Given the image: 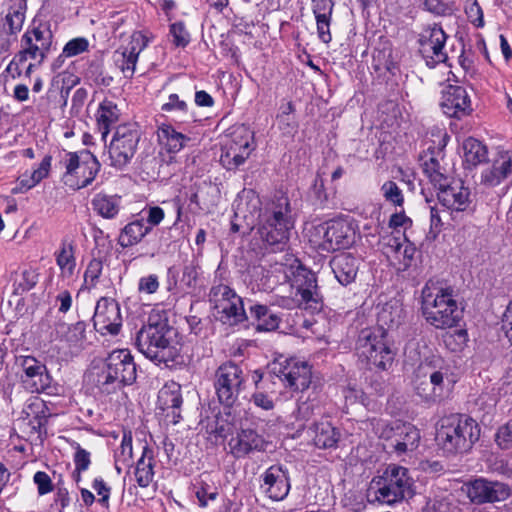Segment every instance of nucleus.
Returning <instances> with one entry per match:
<instances>
[{
  "label": "nucleus",
  "mask_w": 512,
  "mask_h": 512,
  "mask_svg": "<svg viewBox=\"0 0 512 512\" xmlns=\"http://www.w3.org/2000/svg\"><path fill=\"white\" fill-rule=\"evenodd\" d=\"M260 205L261 200L254 190H244L237 200L236 211H248L252 215L259 211L258 231L261 239L270 246L285 245L294 226L288 197L280 195L267 202L262 210Z\"/></svg>",
  "instance_id": "obj_1"
},
{
  "label": "nucleus",
  "mask_w": 512,
  "mask_h": 512,
  "mask_svg": "<svg viewBox=\"0 0 512 512\" xmlns=\"http://www.w3.org/2000/svg\"><path fill=\"white\" fill-rule=\"evenodd\" d=\"M404 318V309L397 300L385 303L377 314V328L360 331L356 342L359 357L374 367L387 370L391 367L395 353L386 340L387 331L398 327Z\"/></svg>",
  "instance_id": "obj_2"
},
{
  "label": "nucleus",
  "mask_w": 512,
  "mask_h": 512,
  "mask_svg": "<svg viewBox=\"0 0 512 512\" xmlns=\"http://www.w3.org/2000/svg\"><path fill=\"white\" fill-rule=\"evenodd\" d=\"M422 315L436 329L458 325L462 311L453 295V289L429 281L422 289Z\"/></svg>",
  "instance_id": "obj_3"
},
{
  "label": "nucleus",
  "mask_w": 512,
  "mask_h": 512,
  "mask_svg": "<svg viewBox=\"0 0 512 512\" xmlns=\"http://www.w3.org/2000/svg\"><path fill=\"white\" fill-rule=\"evenodd\" d=\"M172 334L173 331L165 320L154 322L150 316L148 323L137 333L136 346L146 358L156 364L169 366L180 355V348L172 340Z\"/></svg>",
  "instance_id": "obj_4"
},
{
  "label": "nucleus",
  "mask_w": 512,
  "mask_h": 512,
  "mask_svg": "<svg viewBox=\"0 0 512 512\" xmlns=\"http://www.w3.org/2000/svg\"><path fill=\"white\" fill-rule=\"evenodd\" d=\"M480 437L478 423L467 415L451 414L440 419L436 431L438 447L448 455L469 451Z\"/></svg>",
  "instance_id": "obj_5"
},
{
  "label": "nucleus",
  "mask_w": 512,
  "mask_h": 512,
  "mask_svg": "<svg viewBox=\"0 0 512 512\" xmlns=\"http://www.w3.org/2000/svg\"><path fill=\"white\" fill-rule=\"evenodd\" d=\"M136 379V365L129 350L112 351L106 359V369L98 375L97 385L109 393V386L121 387L132 384Z\"/></svg>",
  "instance_id": "obj_6"
},
{
  "label": "nucleus",
  "mask_w": 512,
  "mask_h": 512,
  "mask_svg": "<svg viewBox=\"0 0 512 512\" xmlns=\"http://www.w3.org/2000/svg\"><path fill=\"white\" fill-rule=\"evenodd\" d=\"M140 138L141 134L136 124L125 123L116 126L104 162L122 169L134 157Z\"/></svg>",
  "instance_id": "obj_7"
},
{
  "label": "nucleus",
  "mask_w": 512,
  "mask_h": 512,
  "mask_svg": "<svg viewBox=\"0 0 512 512\" xmlns=\"http://www.w3.org/2000/svg\"><path fill=\"white\" fill-rule=\"evenodd\" d=\"M375 484L376 499L382 503L391 505L412 495L413 480L402 466L389 465Z\"/></svg>",
  "instance_id": "obj_8"
},
{
  "label": "nucleus",
  "mask_w": 512,
  "mask_h": 512,
  "mask_svg": "<svg viewBox=\"0 0 512 512\" xmlns=\"http://www.w3.org/2000/svg\"><path fill=\"white\" fill-rule=\"evenodd\" d=\"M356 224L353 220L338 218L315 228L318 240H313L318 249L326 252L346 249L356 240Z\"/></svg>",
  "instance_id": "obj_9"
},
{
  "label": "nucleus",
  "mask_w": 512,
  "mask_h": 512,
  "mask_svg": "<svg viewBox=\"0 0 512 512\" xmlns=\"http://www.w3.org/2000/svg\"><path fill=\"white\" fill-rule=\"evenodd\" d=\"M254 149L253 132L244 125L239 126L223 145L220 163L227 170H235L245 163Z\"/></svg>",
  "instance_id": "obj_10"
},
{
  "label": "nucleus",
  "mask_w": 512,
  "mask_h": 512,
  "mask_svg": "<svg viewBox=\"0 0 512 512\" xmlns=\"http://www.w3.org/2000/svg\"><path fill=\"white\" fill-rule=\"evenodd\" d=\"M209 301L223 323L234 325L246 319L242 299L227 285H213Z\"/></svg>",
  "instance_id": "obj_11"
},
{
  "label": "nucleus",
  "mask_w": 512,
  "mask_h": 512,
  "mask_svg": "<svg viewBox=\"0 0 512 512\" xmlns=\"http://www.w3.org/2000/svg\"><path fill=\"white\" fill-rule=\"evenodd\" d=\"M53 43V34L45 24L29 27L20 40L19 53L27 60H34L42 64L50 53Z\"/></svg>",
  "instance_id": "obj_12"
},
{
  "label": "nucleus",
  "mask_w": 512,
  "mask_h": 512,
  "mask_svg": "<svg viewBox=\"0 0 512 512\" xmlns=\"http://www.w3.org/2000/svg\"><path fill=\"white\" fill-rule=\"evenodd\" d=\"M291 287L295 289V296H300L297 299L299 306L305 309L317 310L320 308L321 295L318 291L316 275L298 264L294 269L291 267V274L287 275Z\"/></svg>",
  "instance_id": "obj_13"
},
{
  "label": "nucleus",
  "mask_w": 512,
  "mask_h": 512,
  "mask_svg": "<svg viewBox=\"0 0 512 512\" xmlns=\"http://www.w3.org/2000/svg\"><path fill=\"white\" fill-rule=\"evenodd\" d=\"M244 383L242 369L232 363L222 364L215 373V389L219 401L231 406L238 398Z\"/></svg>",
  "instance_id": "obj_14"
},
{
  "label": "nucleus",
  "mask_w": 512,
  "mask_h": 512,
  "mask_svg": "<svg viewBox=\"0 0 512 512\" xmlns=\"http://www.w3.org/2000/svg\"><path fill=\"white\" fill-rule=\"evenodd\" d=\"M380 437L387 441L386 448L403 454L418 447L420 432L410 423L395 421L382 429Z\"/></svg>",
  "instance_id": "obj_15"
},
{
  "label": "nucleus",
  "mask_w": 512,
  "mask_h": 512,
  "mask_svg": "<svg viewBox=\"0 0 512 512\" xmlns=\"http://www.w3.org/2000/svg\"><path fill=\"white\" fill-rule=\"evenodd\" d=\"M448 139L447 133H442L438 146H429L421 156L423 171L435 188L443 186L450 179L448 170L443 164L445 156L443 150Z\"/></svg>",
  "instance_id": "obj_16"
},
{
  "label": "nucleus",
  "mask_w": 512,
  "mask_h": 512,
  "mask_svg": "<svg viewBox=\"0 0 512 512\" xmlns=\"http://www.w3.org/2000/svg\"><path fill=\"white\" fill-rule=\"evenodd\" d=\"M273 372L294 391H303L311 383V367L295 358L284 359L274 365Z\"/></svg>",
  "instance_id": "obj_17"
},
{
  "label": "nucleus",
  "mask_w": 512,
  "mask_h": 512,
  "mask_svg": "<svg viewBox=\"0 0 512 512\" xmlns=\"http://www.w3.org/2000/svg\"><path fill=\"white\" fill-rule=\"evenodd\" d=\"M446 39L445 32L437 24L428 25L419 34L420 52L426 59L427 65L434 66L446 61L447 54L444 52Z\"/></svg>",
  "instance_id": "obj_18"
},
{
  "label": "nucleus",
  "mask_w": 512,
  "mask_h": 512,
  "mask_svg": "<svg viewBox=\"0 0 512 512\" xmlns=\"http://www.w3.org/2000/svg\"><path fill=\"white\" fill-rule=\"evenodd\" d=\"M260 488L273 501L284 500L291 489L290 473L287 467L275 464L267 468L260 476Z\"/></svg>",
  "instance_id": "obj_19"
},
{
  "label": "nucleus",
  "mask_w": 512,
  "mask_h": 512,
  "mask_svg": "<svg viewBox=\"0 0 512 512\" xmlns=\"http://www.w3.org/2000/svg\"><path fill=\"white\" fill-rule=\"evenodd\" d=\"M511 490L505 483L477 478L467 484V496L476 504L505 501Z\"/></svg>",
  "instance_id": "obj_20"
},
{
  "label": "nucleus",
  "mask_w": 512,
  "mask_h": 512,
  "mask_svg": "<svg viewBox=\"0 0 512 512\" xmlns=\"http://www.w3.org/2000/svg\"><path fill=\"white\" fill-rule=\"evenodd\" d=\"M436 189L439 203L451 214L464 212L470 208L472 203L471 192L462 181L449 179L447 183Z\"/></svg>",
  "instance_id": "obj_21"
},
{
  "label": "nucleus",
  "mask_w": 512,
  "mask_h": 512,
  "mask_svg": "<svg viewBox=\"0 0 512 512\" xmlns=\"http://www.w3.org/2000/svg\"><path fill=\"white\" fill-rule=\"evenodd\" d=\"M93 324L95 329L103 335L118 334L122 325L119 304L111 298H100L95 307Z\"/></svg>",
  "instance_id": "obj_22"
},
{
  "label": "nucleus",
  "mask_w": 512,
  "mask_h": 512,
  "mask_svg": "<svg viewBox=\"0 0 512 512\" xmlns=\"http://www.w3.org/2000/svg\"><path fill=\"white\" fill-rule=\"evenodd\" d=\"M440 106L449 117L461 118L472 111L470 97L462 86H447L442 92Z\"/></svg>",
  "instance_id": "obj_23"
},
{
  "label": "nucleus",
  "mask_w": 512,
  "mask_h": 512,
  "mask_svg": "<svg viewBox=\"0 0 512 512\" xmlns=\"http://www.w3.org/2000/svg\"><path fill=\"white\" fill-rule=\"evenodd\" d=\"M17 365L22 369L23 383L32 392L43 391L49 385V378L46 374V366L32 356H20L17 358Z\"/></svg>",
  "instance_id": "obj_24"
},
{
  "label": "nucleus",
  "mask_w": 512,
  "mask_h": 512,
  "mask_svg": "<svg viewBox=\"0 0 512 512\" xmlns=\"http://www.w3.org/2000/svg\"><path fill=\"white\" fill-rule=\"evenodd\" d=\"M86 327L87 324L84 321L72 324L58 321L54 327L55 340L59 341L62 347L80 350L86 341Z\"/></svg>",
  "instance_id": "obj_25"
},
{
  "label": "nucleus",
  "mask_w": 512,
  "mask_h": 512,
  "mask_svg": "<svg viewBox=\"0 0 512 512\" xmlns=\"http://www.w3.org/2000/svg\"><path fill=\"white\" fill-rule=\"evenodd\" d=\"M417 378L426 379L434 385L449 388L450 366L440 356H433L420 364L416 374Z\"/></svg>",
  "instance_id": "obj_26"
},
{
  "label": "nucleus",
  "mask_w": 512,
  "mask_h": 512,
  "mask_svg": "<svg viewBox=\"0 0 512 512\" xmlns=\"http://www.w3.org/2000/svg\"><path fill=\"white\" fill-rule=\"evenodd\" d=\"M7 12L0 26L1 30L17 41L18 34L23 28L27 10L26 0H6Z\"/></svg>",
  "instance_id": "obj_27"
},
{
  "label": "nucleus",
  "mask_w": 512,
  "mask_h": 512,
  "mask_svg": "<svg viewBox=\"0 0 512 512\" xmlns=\"http://www.w3.org/2000/svg\"><path fill=\"white\" fill-rule=\"evenodd\" d=\"M232 454L236 457H243L252 451H263L266 442L261 435L252 429H242L228 443Z\"/></svg>",
  "instance_id": "obj_28"
},
{
  "label": "nucleus",
  "mask_w": 512,
  "mask_h": 512,
  "mask_svg": "<svg viewBox=\"0 0 512 512\" xmlns=\"http://www.w3.org/2000/svg\"><path fill=\"white\" fill-rule=\"evenodd\" d=\"M76 243L73 239L65 237L61 240L58 249L54 252L57 266L60 269V276L70 279L76 269Z\"/></svg>",
  "instance_id": "obj_29"
},
{
  "label": "nucleus",
  "mask_w": 512,
  "mask_h": 512,
  "mask_svg": "<svg viewBox=\"0 0 512 512\" xmlns=\"http://www.w3.org/2000/svg\"><path fill=\"white\" fill-rule=\"evenodd\" d=\"M182 402L181 386L174 381L166 383L158 393L159 408L163 411L171 409L174 423H178L181 418L180 407Z\"/></svg>",
  "instance_id": "obj_30"
},
{
  "label": "nucleus",
  "mask_w": 512,
  "mask_h": 512,
  "mask_svg": "<svg viewBox=\"0 0 512 512\" xmlns=\"http://www.w3.org/2000/svg\"><path fill=\"white\" fill-rule=\"evenodd\" d=\"M330 267L339 283L348 285L357 275L358 260L349 253H340L331 259Z\"/></svg>",
  "instance_id": "obj_31"
},
{
  "label": "nucleus",
  "mask_w": 512,
  "mask_h": 512,
  "mask_svg": "<svg viewBox=\"0 0 512 512\" xmlns=\"http://www.w3.org/2000/svg\"><path fill=\"white\" fill-rule=\"evenodd\" d=\"M120 110L111 100H103L96 112L97 129L101 134V139L106 143V138L111 128L119 121Z\"/></svg>",
  "instance_id": "obj_32"
},
{
  "label": "nucleus",
  "mask_w": 512,
  "mask_h": 512,
  "mask_svg": "<svg viewBox=\"0 0 512 512\" xmlns=\"http://www.w3.org/2000/svg\"><path fill=\"white\" fill-rule=\"evenodd\" d=\"M159 144L169 153H177L188 145L191 138L178 132L170 124H162L157 129Z\"/></svg>",
  "instance_id": "obj_33"
},
{
  "label": "nucleus",
  "mask_w": 512,
  "mask_h": 512,
  "mask_svg": "<svg viewBox=\"0 0 512 512\" xmlns=\"http://www.w3.org/2000/svg\"><path fill=\"white\" fill-rule=\"evenodd\" d=\"M51 162L52 157L50 155H46L36 169L30 173L25 172L22 174L18 178L17 186L12 189V193H23L35 187L40 181L49 175Z\"/></svg>",
  "instance_id": "obj_34"
},
{
  "label": "nucleus",
  "mask_w": 512,
  "mask_h": 512,
  "mask_svg": "<svg viewBox=\"0 0 512 512\" xmlns=\"http://www.w3.org/2000/svg\"><path fill=\"white\" fill-rule=\"evenodd\" d=\"M512 173V155L503 154L496 159L492 166L482 172V182L490 187L500 184Z\"/></svg>",
  "instance_id": "obj_35"
},
{
  "label": "nucleus",
  "mask_w": 512,
  "mask_h": 512,
  "mask_svg": "<svg viewBox=\"0 0 512 512\" xmlns=\"http://www.w3.org/2000/svg\"><path fill=\"white\" fill-rule=\"evenodd\" d=\"M154 452L147 445L143 446L142 455L135 467V479L140 487L146 488L154 478Z\"/></svg>",
  "instance_id": "obj_36"
},
{
  "label": "nucleus",
  "mask_w": 512,
  "mask_h": 512,
  "mask_svg": "<svg viewBox=\"0 0 512 512\" xmlns=\"http://www.w3.org/2000/svg\"><path fill=\"white\" fill-rule=\"evenodd\" d=\"M310 432L315 446L322 449L335 447L340 436L339 431L327 421L314 424Z\"/></svg>",
  "instance_id": "obj_37"
},
{
  "label": "nucleus",
  "mask_w": 512,
  "mask_h": 512,
  "mask_svg": "<svg viewBox=\"0 0 512 512\" xmlns=\"http://www.w3.org/2000/svg\"><path fill=\"white\" fill-rule=\"evenodd\" d=\"M100 169V163L92 154L91 159L86 160L85 164L80 165L78 170L72 175L74 185H69L73 189H81L90 185L95 179Z\"/></svg>",
  "instance_id": "obj_38"
},
{
  "label": "nucleus",
  "mask_w": 512,
  "mask_h": 512,
  "mask_svg": "<svg viewBox=\"0 0 512 512\" xmlns=\"http://www.w3.org/2000/svg\"><path fill=\"white\" fill-rule=\"evenodd\" d=\"M250 314L256 320V330L274 331L279 327L280 318L265 305H253Z\"/></svg>",
  "instance_id": "obj_39"
},
{
  "label": "nucleus",
  "mask_w": 512,
  "mask_h": 512,
  "mask_svg": "<svg viewBox=\"0 0 512 512\" xmlns=\"http://www.w3.org/2000/svg\"><path fill=\"white\" fill-rule=\"evenodd\" d=\"M463 158L467 166H477L487 159V148L477 139L469 137L463 143Z\"/></svg>",
  "instance_id": "obj_40"
},
{
  "label": "nucleus",
  "mask_w": 512,
  "mask_h": 512,
  "mask_svg": "<svg viewBox=\"0 0 512 512\" xmlns=\"http://www.w3.org/2000/svg\"><path fill=\"white\" fill-rule=\"evenodd\" d=\"M92 207L103 218L112 219L119 212L120 198L99 193L93 198Z\"/></svg>",
  "instance_id": "obj_41"
},
{
  "label": "nucleus",
  "mask_w": 512,
  "mask_h": 512,
  "mask_svg": "<svg viewBox=\"0 0 512 512\" xmlns=\"http://www.w3.org/2000/svg\"><path fill=\"white\" fill-rule=\"evenodd\" d=\"M150 230L151 227L146 226L142 220L127 224L120 235L121 246L128 247L138 243Z\"/></svg>",
  "instance_id": "obj_42"
},
{
  "label": "nucleus",
  "mask_w": 512,
  "mask_h": 512,
  "mask_svg": "<svg viewBox=\"0 0 512 512\" xmlns=\"http://www.w3.org/2000/svg\"><path fill=\"white\" fill-rule=\"evenodd\" d=\"M415 390L418 396H420L425 402H437L440 401L445 392L449 388L434 385L426 379H418L416 377Z\"/></svg>",
  "instance_id": "obj_43"
},
{
  "label": "nucleus",
  "mask_w": 512,
  "mask_h": 512,
  "mask_svg": "<svg viewBox=\"0 0 512 512\" xmlns=\"http://www.w3.org/2000/svg\"><path fill=\"white\" fill-rule=\"evenodd\" d=\"M92 153L89 151H82L80 153H67L64 164L66 172L63 176L65 185H74V178L72 175L78 170L80 165L85 164L86 160L91 159Z\"/></svg>",
  "instance_id": "obj_44"
},
{
  "label": "nucleus",
  "mask_w": 512,
  "mask_h": 512,
  "mask_svg": "<svg viewBox=\"0 0 512 512\" xmlns=\"http://www.w3.org/2000/svg\"><path fill=\"white\" fill-rule=\"evenodd\" d=\"M161 110L165 113H171L183 122H186L193 118L189 113V107L186 101L180 99L179 95L173 93L167 98V101L162 104Z\"/></svg>",
  "instance_id": "obj_45"
},
{
  "label": "nucleus",
  "mask_w": 512,
  "mask_h": 512,
  "mask_svg": "<svg viewBox=\"0 0 512 512\" xmlns=\"http://www.w3.org/2000/svg\"><path fill=\"white\" fill-rule=\"evenodd\" d=\"M114 57L116 65L122 71L124 76L126 78H132L135 72L138 57L135 55L133 57V54H130V52H127L125 49L116 51Z\"/></svg>",
  "instance_id": "obj_46"
},
{
  "label": "nucleus",
  "mask_w": 512,
  "mask_h": 512,
  "mask_svg": "<svg viewBox=\"0 0 512 512\" xmlns=\"http://www.w3.org/2000/svg\"><path fill=\"white\" fill-rule=\"evenodd\" d=\"M468 341V334L465 329H458L453 332H447L443 335V343L447 349L452 352L461 351Z\"/></svg>",
  "instance_id": "obj_47"
},
{
  "label": "nucleus",
  "mask_w": 512,
  "mask_h": 512,
  "mask_svg": "<svg viewBox=\"0 0 512 512\" xmlns=\"http://www.w3.org/2000/svg\"><path fill=\"white\" fill-rule=\"evenodd\" d=\"M381 194L384 199L395 207H402L404 195L400 187L394 181H386L381 186Z\"/></svg>",
  "instance_id": "obj_48"
},
{
  "label": "nucleus",
  "mask_w": 512,
  "mask_h": 512,
  "mask_svg": "<svg viewBox=\"0 0 512 512\" xmlns=\"http://www.w3.org/2000/svg\"><path fill=\"white\" fill-rule=\"evenodd\" d=\"M73 447L75 449V454L73 457L76 476V481H80V474L86 470H88L91 464V454L86 449L82 448L80 444L74 443Z\"/></svg>",
  "instance_id": "obj_49"
},
{
  "label": "nucleus",
  "mask_w": 512,
  "mask_h": 512,
  "mask_svg": "<svg viewBox=\"0 0 512 512\" xmlns=\"http://www.w3.org/2000/svg\"><path fill=\"white\" fill-rule=\"evenodd\" d=\"M133 456V448H132V436L131 433H124L121 444L119 448L115 451V459L117 463H122V465L130 466L131 460Z\"/></svg>",
  "instance_id": "obj_50"
},
{
  "label": "nucleus",
  "mask_w": 512,
  "mask_h": 512,
  "mask_svg": "<svg viewBox=\"0 0 512 512\" xmlns=\"http://www.w3.org/2000/svg\"><path fill=\"white\" fill-rule=\"evenodd\" d=\"M38 282V275L34 270H25L20 279L14 283V293L22 294L31 290Z\"/></svg>",
  "instance_id": "obj_51"
},
{
  "label": "nucleus",
  "mask_w": 512,
  "mask_h": 512,
  "mask_svg": "<svg viewBox=\"0 0 512 512\" xmlns=\"http://www.w3.org/2000/svg\"><path fill=\"white\" fill-rule=\"evenodd\" d=\"M103 264L99 259H92L84 273V283L88 288H94L99 280L102 273Z\"/></svg>",
  "instance_id": "obj_52"
},
{
  "label": "nucleus",
  "mask_w": 512,
  "mask_h": 512,
  "mask_svg": "<svg viewBox=\"0 0 512 512\" xmlns=\"http://www.w3.org/2000/svg\"><path fill=\"white\" fill-rule=\"evenodd\" d=\"M89 42L84 37H77L68 41L63 50L64 57H74L88 50Z\"/></svg>",
  "instance_id": "obj_53"
},
{
  "label": "nucleus",
  "mask_w": 512,
  "mask_h": 512,
  "mask_svg": "<svg viewBox=\"0 0 512 512\" xmlns=\"http://www.w3.org/2000/svg\"><path fill=\"white\" fill-rule=\"evenodd\" d=\"M195 495L199 501V505L201 507H206L208 505V501L216 500L218 490L216 487H211L202 480L196 489Z\"/></svg>",
  "instance_id": "obj_54"
},
{
  "label": "nucleus",
  "mask_w": 512,
  "mask_h": 512,
  "mask_svg": "<svg viewBox=\"0 0 512 512\" xmlns=\"http://www.w3.org/2000/svg\"><path fill=\"white\" fill-rule=\"evenodd\" d=\"M170 33L177 47H185L190 41V35L183 22L173 23L170 26Z\"/></svg>",
  "instance_id": "obj_55"
},
{
  "label": "nucleus",
  "mask_w": 512,
  "mask_h": 512,
  "mask_svg": "<svg viewBox=\"0 0 512 512\" xmlns=\"http://www.w3.org/2000/svg\"><path fill=\"white\" fill-rule=\"evenodd\" d=\"M147 44V37L142 32L136 31L131 35L130 42L123 49L133 54V56L139 57V54L146 48Z\"/></svg>",
  "instance_id": "obj_56"
},
{
  "label": "nucleus",
  "mask_w": 512,
  "mask_h": 512,
  "mask_svg": "<svg viewBox=\"0 0 512 512\" xmlns=\"http://www.w3.org/2000/svg\"><path fill=\"white\" fill-rule=\"evenodd\" d=\"M421 512H456V507L447 498H434L426 503Z\"/></svg>",
  "instance_id": "obj_57"
},
{
  "label": "nucleus",
  "mask_w": 512,
  "mask_h": 512,
  "mask_svg": "<svg viewBox=\"0 0 512 512\" xmlns=\"http://www.w3.org/2000/svg\"><path fill=\"white\" fill-rule=\"evenodd\" d=\"M334 3L332 0H312V10L315 19L331 18Z\"/></svg>",
  "instance_id": "obj_58"
},
{
  "label": "nucleus",
  "mask_w": 512,
  "mask_h": 512,
  "mask_svg": "<svg viewBox=\"0 0 512 512\" xmlns=\"http://www.w3.org/2000/svg\"><path fill=\"white\" fill-rule=\"evenodd\" d=\"M199 264L197 261L192 260L187 263L183 268L181 283L188 288L195 286L198 277Z\"/></svg>",
  "instance_id": "obj_59"
},
{
  "label": "nucleus",
  "mask_w": 512,
  "mask_h": 512,
  "mask_svg": "<svg viewBox=\"0 0 512 512\" xmlns=\"http://www.w3.org/2000/svg\"><path fill=\"white\" fill-rule=\"evenodd\" d=\"M425 7L436 15H448L453 11L451 0H425Z\"/></svg>",
  "instance_id": "obj_60"
},
{
  "label": "nucleus",
  "mask_w": 512,
  "mask_h": 512,
  "mask_svg": "<svg viewBox=\"0 0 512 512\" xmlns=\"http://www.w3.org/2000/svg\"><path fill=\"white\" fill-rule=\"evenodd\" d=\"M465 13L469 21L475 27L479 28L484 26L483 10L478 4L477 0H473L471 4L465 7Z\"/></svg>",
  "instance_id": "obj_61"
},
{
  "label": "nucleus",
  "mask_w": 512,
  "mask_h": 512,
  "mask_svg": "<svg viewBox=\"0 0 512 512\" xmlns=\"http://www.w3.org/2000/svg\"><path fill=\"white\" fill-rule=\"evenodd\" d=\"M496 442L502 449H509L512 447V421L499 427L496 433Z\"/></svg>",
  "instance_id": "obj_62"
},
{
  "label": "nucleus",
  "mask_w": 512,
  "mask_h": 512,
  "mask_svg": "<svg viewBox=\"0 0 512 512\" xmlns=\"http://www.w3.org/2000/svg\"><path fill=\"white\" fill-rule=\"evenodd\" d=\"M34 483L37 485L39 495H45L53 491V484L50 476L43 471H38L33 477Z\"/></svg>",
  "instance_id": "obj_63"
},
{
  "label": "nucleus",
  "mask_w": 512,
  "mask_h": 512,
  "mask_svg": "<svg viewBox=\"0 0 512 512\" xmlns=\"http://www.w3.org/2000/svg\"><path fill=\"white\" fill-rule=\"evenodd\" d=\"M92 488L100 496L98 502L107 508L109 506L111 488L104 482L102 478H95L92 483Z\"/></svg>",
  "instance_id": "obj_64"
}]
</instances>
